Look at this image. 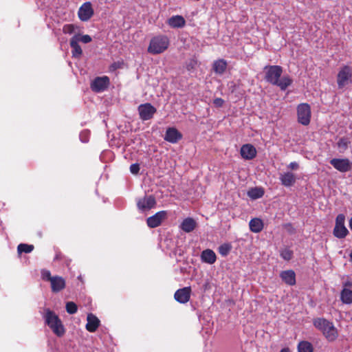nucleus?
<instances>
[{"label":"nucleus","instance_id":"nucleus-1","mask_svg":"<svg viewBox=\"0 0 352 352\" xmlns=\"http://www.w3.org/2000/svg\"><path fill=\"white\" fill-rule=\"evenodd\" d=\"M264 70L265 80L279 87L281 90H285L292 83V80L289 76H284L280 78L283 74V68L279 65H267L265 67Z\"/></svg>","mask_w":352,"mask_h":352},{"label":"nucleus","instance_id":"nucleus-2","mask_svg":"<svg viewBox=\"0 0 352 352\" xmlns=\"http://www.w3.org/2000/svg\"><path fill=\"white\" fill-rule=\"evenodd\" d=\"M314 326L320 331L329 342H334L339 336L338 331L333 323L324 318H316L313 320Z\"/></svg>","mask_w":352,"mask_h":352},{"label":"nucleus","instance_id":"nucleus-3","mask_svg":"<svg viewBox=\"0 0 352 352\" xmlns=\"http://www.w3.org/2000/svg\"><path fill=\"white\" fill-rule=\"evenodd\" d=\"M45 322L52 329L53 333L58 337L64 335L65 330L62 321L56 313L50 309H45L43 314Z\"/></svg>","mask_w":352,"mask_h":352},{"label":"nucleus","instance_id":"nucleus-4","mask_svg":"<svg viewBox=\"0 0 352 352\" xmlns=\"http://www.w3.org/2000/svg\"><path fill=\"white\" fill-rule=\"evenodd\" d=\"M169 46V40L167 36L160 35L151 38L148 52L152 54H158L164 52Z\"/></svg>","mask_w":352,"mask_h":352},{"label":"nucleus","instance_id":"nucleus-5","mask_svg":"<svg viewBox=\"0 0 352 352\" xmlns=\"http://www.w3.org/2000/svg\"><path fill=\"white\" fill-rule=\"evenodd\" d=\"M344 223V214H339L336 218L335 226L333 230V234L336 238L342 239L349 234V230Z\"/></svg>","mask_w":352,"mask_h":352},{"label":"nucleus","instance_id":"nucleus-6","mask_svg":"<svg viewBox=\"0 0 352 352\" xmlns=\"http://www.w3.org/2000/svg\"><path fill=\"white\" fill-rule=\"evenodd\" d=\"M352 78V69L349 65H344L337 74V84L339 89L347 85Z\"/></svg>","mask_w":352,"mask_h":352},{"label":"nucleus","instance_id":"nucleus-7","mask_svg":"<svg viewBox=\"0 0 352 352\" xmlns=\"http://www.w3.org/2000/svg\"><path fill=\"white\" fill-rule=\"evenodd\" d=\"M311 107L307 103L300 104L297 107L298 121L304 126H307L311 120Z\"/></svg>","mask_w":352,"mask_h":352},{"label":"nucleus","instance_id":"nucleus-8","mask_svg":"<svg viewBox=\"0 0 352 352\" xmlns=\"http://www.w3.org/2000/svg\"><path fill=\"white\" fill-rule=\"evenodd\" d=\"M138 110L140 118L144 121L151 119L157 111L156 108L148 102L139 105Z\"/></svg>","mask_w":352,"mask_h":352},{"label":"nucleus","instance_id":"nucleus-9","mask_svg":"<svg viewBox=\"0 0 352 352\" xmlns=\"http://www.w3.org/2000/svg\"><path fill=\"white\" fill-rule=\"evenodd\" d=\"M330 164L341 173H346L352 169V163L347 158H333L330 160Z\"/></svg>","mask_w":352,"mask_h":352},{"label":"nucleus","instance_id":"nucleus-10","mask_svg":"<svg viewBox=\"0 0 352 352\" xmlns=\"http://www.w3.org/2000/svg\"><path fill=\"white\" fill-rule=\"evenodd\" d=\"M167 218V212L162 210L156 212L154 215L149 217L146 219L147 226L151 228H155L160 226L162 221Z\"/></svg>","mask_w":352,"mask_h":352},{"label":"nucleus","instance_id":"nucleus-11","mask_svg":"<svg viewBox=\"0 0 352 352\" xmlns=\"http://www.w3.org/2000/svg\"><path fill=\"white\" fill-rule=\"evenodd\" d=\"M109 85L108 76L96 77L91 83V89L95 92H101L105 90Z\"/></svg>","mask_w":352,"mask_h":352},{"label":"nucleus","instance_id":"nucleus-12","mask_svg":"<svg viewBox=\"0 0 352 352\" xmlns=\"http://www.w3.org/2000/svg\"><path fill=\"white\" fill-rule=\"evenodd\" d=\"M156 205V200L153 195H145L142 198H140L137 201V206L141 211L148 210L154 208Z\"/></svg>","mask_w":352,"mask_h":352},{"label":"nucleus","instance_id":"nucleus-13","mask_svg":"<svg viewBox=\"0 0 352 352\" xmlns=\"http://www.w3.org/2000/svg\"><path fill=\"white\" fill-rule=\"evenodd\" d=\"M79 19L82 21H87L94 15V10L90 2L84 3L78 12Z\"/></svg>","mask_w":352,"mask_h":352},{"label":"nucleus","instance_id":"nucleus-14","mask_svg":"<svg viewBox=\"0 0 352 352\" xmlns=\"http://www.w3.org/2000/svg\"><path fill=\"white\" fill-rule=\"evenodd\" d=\"M191 292L192 289L190 287H185L182 289H179L175 292L174 298L178 302L185 304L189 301Z\"/></svg>","mask_w":352,"mask_h":352},{"label":"nucleus","instance_id":"nucleus-15","mask_svg":"<svg viewBox=\"0 0 352 352\" xmlns=\"http://www.w3.org/2000/svg\"><path fill=\"white\" fill-rule=\"evenodd\" d=\"M182 134L175 127L166 129L164 139L172 144H175L182 139Z\"/></svg>","mask_w":352,"mask_h":352},{"label":"nucleus","instance_id":"nucleus-16","mask_svg":"<svg viewBox=\"0 0 352 352\" xmlns=\"http://www.w3.org/2000/svg\"><path fill=\"white\" fill-rule=\"evenodd\" d=\"M256 148L251 144H245L241 147L240 154L245 160H250L254 159L256 156Z\"/></svg>","mask_w":352,"mask_h":352},{"label":"nucleus","instance_id":"nucleus-17","mask_svg":"<svg viewBox=\"0 0 352 352\" xmlns=\"http://www.w3.org/2000/svg\"><path fill=\"white\" fill-rule=\"evenodd\" d=\"M51 289L52 292L58 293L65 289L66 286L65 280L59 276H54L51 280Z\"/></svg>","mask_w":352,"mask_h":352},{"label":"nucleus","instance_id":"nucleus-18","mask_svg":"<svg viewBox=\"0 0 352 352\" xmlns=\"http://www.w3.org/2000/svg\"><path fill=\"white\" fill-rule=\"evenodd\" d=\"M86 329L89 332H95L100 325L99 319L92 314H89L87 318Z\"/></svg>","mask_w":352,"mask_h":352},{"label":"nucleus","instance_id":"nucleus-19","mask_svg":"<svg viewBox=\"0 0 352 352\" xmlns=\"http://www.w3.org/2000/svg\"><path fill=\"white\" fill-rule=\"evenodd\" d=\"M280 276L289 285H294L296 284V274L292 270L283 271Z\"/></svg>","mask_w":352,"mask_h":352},{"label":"nucleus","instance_id":"nucleus-20","mask_svg":"<svg viewBox=\"0 0 352 352\" xmlns=\"http://www.w3.org/2000/svg\"><path fill=\"white\" fill-rule=\"evenodd\" d=\"M201 261L208 264H213L217 260L214 252L210 249H206L201 252Z\"/></svg>","mask_w":352,"mask_h":352},{"label":"nucleus","instance_id":"nucleus-21","mask_svg":"<svg viewBox=\"0 0 352 352\" xmlns=\"http://www.w3.org/2000/svg\"><path fill=\"white\" fill-rule=\"evenodd\" d=\"M280 180L283 186L289 187L295 183L296 178L294 173L287 172L280 175Z\"/></svg>","mask_w":352,"mask_h":352},{"label":"nucleus","instance_id":"nucleus-22","mask_svg":"<svg viewBox=\"0 0 352 352\" xmlns=\"http://www.w3.org/2000/svg\"><path fill=\"white\" fill-rule=\"evenodd\" d=\"M263 222L259 218H253L249 222L250 230L254 233H258L263 229Z\"/></svg>","mask_w":352,"mask_h":352},{"label":"nucleus","instance_id":"nucleus-23","mask_svg":"<svg viewBox=\"0 0 352 352\" xmlns=\"http://www.w3.org/2000/svg\"><path fill=\"white\" fill-rule=\"evenodd\" d=\"M196 221L190 217H188L182 221L181 223V229L186 232H190L196 228Z\"/></svg>","mask_w":352,"mask_h":352},{"label":"nucleus","instance_id":"nucleus-24","mask_svg":"<svg viewBox=\"0 0 352 352\" xmlns=\"http://www.w3.org/2000/svg\"><path fill=\"white\" fill-rule=\"evenodd\" d=\"M168 25L172 28H183L186 24V21L182 16L176 15L170 17L168 21Z\"/></svg>","mask_w":352,"mask_h":352},{"label":"nucleus","instance_id":"nucleus-25","mask_svg":"<svg viewBox=\"0 0 352 352\" xmlns=\"http://www.w3.org/2000/svg\"><path fill=\"white\" fill-rule=\"evenodd\" d=\"M76 40V38L72 37L70 39L69 44L72 47V56L74 58H80L82 54V50Z\"/></svg>","mask_w":352,"mask_h":352},{"label":"nucleus","instance_id":"nucleus-26","mask_svg":"<svg viewBox=\"0 0 352 352\" xmlns=\"http://www.w3.org/2000/svg\"><path fill=\"white\" fill-rule=\"evenodd\" d=\"M212 68L216 74H223L227 68V62L224 59H218L215 60L212 65Z\"/></svg>","mask_w":352,"mask_h":352},{"label":"nucleus","instance_id":"nucleus-27","mask_svg":"<svg viewBox=\"0 0 352 352\" xmlns=\"http://www.w3.org/2000/svg\"><path fill=\"white\" fill-rule=\"evenodd\" d=\"M340 300L344 304H351L352 290L348 288H343L340 293Z\"/></svg>","mask_w":352,"mask_h":352},{"label":"nucleus","instance_id":"nucleus-28","mask_svg":"<svg viewBox=\"0 0 352 352\" xmlns=\"http://www.w3.org/2000/svg\"><path fill=\"white\" fill-rule=\"evenodd\" d=\"M298 352H313L312 344L308 341H301L298 344Z\"/></svg>","mask_w":352,"mask_h":352},{"label":"nucleus","instance_id":"nucleus-29","mask_svg":"<svg viewBox=\"0 0 352 352\" xmlns=\"http://www.w3.org/2000/svg\"><path fill=\"white\" fill-rule=\"evenodd\" d=\"M34 246L33 245H29L26 243H20L17 246V252L19 254L22 253H30L33 251Z\"/></svg>","mask_w":352,"mask_h":352},{"label":"nucleus","instance_id":"nucleus-30","mask_svg":"<svg viewBox=\"0 0 352 352\" xmlns=\"http://www.w3.org/2000/svg\"><path fill=\"white\" fill-rule=\"evenodd\" d=\"M264 191L261 188H252L248 192V195L254 199L261 198L263 196Z\"/></svg>","mask_w":352,"mask_h":352},{"label":"nucleus","instance_id":"nucleus-31","mask_svg":"<svg viewBox=\"0 0 352 352\" xmlns=\"http://www.w3.org/2000/svg\"><path fill=\"white\" fill-rule=\"evenodd\" d=\"M232 250V245L230 243H223L218 248V252L222 256H226L228 255Z\"/></svg>","mask_w":352,"mask_h":352},{"label":"nucleus","instance_id":"nucleus-32","mask_svg":"<svg viewBox=\"0 0 352 352\" xmlns=\"http://www.w3.org/2000/svg\"><path fill=\"white\" fill-rule=\"evenodd\" d=\"M294 252L289 248H285L280 250V255L285 261H290L293 257Z\"/></svg>","mask_w":352,"mask_h":352},{"label":"nucleus","instance_id":"nucleus-33","mask_svg":"<svg viewBox=\"0 0 352 352\" xmlns=\"http://www.w3.org/2000/svg\"><path fill=\"white\" fill-rule=\"evenodd\" d=\"M349 144L350 141L346 138H340L337 143L338 148L342 152L345 151L348 148Z\"/></svg>","mask_w":352,"mask_h":352},{"label":"nucleus","instance_id":"nucleus-34","mask_svg":"<svg viewBox=\"0 0 352 352\" xmlns=\"http://www.w3.org/2000/svg\"><path fill=\"white\" fill-rule=\"evenodd\" d=\"M73 38H76L77 40V41L79 43V42H82L83 43H89L91 41L92 38L91 37L88 35V34H85V35H81L80 34H76Z\"/></svg>","mask_w":352,"mask_h":352},{"label":"nucleus","instance_id":"nucleus-35","mask_svg":"<svg viewBox=\"0 0 352 352\" xmlns=\"http://www.w3.org/2000/svg\"><path fill=\"white\" fill-rule=\"evenodd\" d=\"M66 311L69 314H74L78 311V307L74 302L69 301L66 303Z\"/></svg>","mask_w":352,"mask_h":352},{"label":"nucleus","instance_id":"nucleus-36","mask_svg":"<svg viewBox=\"0 0 352 352\" xmlns=\"http://www.w3.org/2000/svg\"><path fill=\"white\" fill-rule=\"evenodd\" d=\"M78 27L74 24H66L63 27V32L64 34H72L75 32Z\"/></svg>","mask_w":352,"mask_h":352},{"label":"nucleus","instance_id":"nucleus-37","mask_svg":"<svg viewBox=\"0 0 352 352\" xmlns=\"http://www.w3.org/2000/svg\"><path fill=\"white\" fill-rule=\"evenodd\" d=\"M197 65V60L195 58H191L186 63V68L188 71L193 70Z\"/></svg>","mask_w":352,"mask_h":352},{"label":"nucleus","instance_id":"nucleus-38","mask_svg":"<svg viewBox=\"0 0 352 352\" xmlns=\"http://www.w3.org/2000/svg\"><path fill=\"white\" fill-rule=\"evenodd\" d=\"M41 277L43 280L51 282L54 276H52L51 272L49 270H43L41 271Z\"/></svg>","mask_w":352,"mask_h":352},{"label":"nucleus","instance_id":"nucleus-39","mask_svg":"<svg viewBox=\"0 0 352 352\" xmlns=\"http://www.w3.org/2000/svg\"><path fill=\"white\" fill-rule=\"evenodd\" d=\"M140 164L138 163L133 164L130 166V171L132 174H138L140 171Z\"/></svg>","mask_w":352,"mask_h":352},{"label":"nucleus","instance_id":"nucleus-40","mask_svg":"<svg viewBox=\"0 0 352 352\" xmlns=\"http://www.w3.org/2000/svg\"><path fill=\"white\" fill-rule=\"evenodd\" d=\"M65 255L60 250H56L55 256L54 258V261H62L65 259Z\"/></svg>","mask_w":352,"mask_h":352},{"label":"nucleus","instance_id":"nucleus-41","mask_svg":"<svg viewBox=\"0 0 352 352\" xmlns=\"http://www.w3.org/2000/svg\"><path fill=\"white\" fill-rule=\"evenodd\" d=\"M284 228L288 231L290 234H294L296 232L295 228L293 227L292 224L290 223H285Z\"/></svg>","mask_w":352,"mask_h":352},{"label":"nucleus","instance_id":"nucleus-42","mask_svg":"<svg viewBox=\"0 0 352 352\" xmlns=\"http://www.w3.org/2000/svg\"><path fill=\"white\" fill-rule=\"evenodd\" d=\"M120 63L119 62H114L113 63H112L110 66V70L111 71H115L117 69L120 68Z\"/></svg>","mask_w":352,"mask_h":352},{"label":"nucleus","instance_id":"nucleus-43","mask_svg":"<svg viewBox=\"0 0 352 352\" xmlns=\"http://www.w3.org/2000/svg\"><path fill=\"white\" fill-rule=\"evenodd\" d=\"M224 101L222 98H217L214 100V104L217 107H221L223 104Z\"/></svg>","mask_w":352,"mask_h":352},{"label":"nucleus","instance_id":"nucleus-44","mask_svg":"<svg viewBox=\"0 0 352 352\" xmlns=\"http://www.w3.org/2000/svg\"><path fill=\"white\" fill-rule=\"evenodd\" d=\"M344 288L350 289L352 287V282L351 280H346L343 283Z\"/></svg>","mask_w":352,"mask_h":352},{"label":"nucleus","instance_id":"nucleus-45","mask_svg":"<svg viewBox=\"0 0 352 352\" xmlns=\"http://www.w3.org/2000/svg\"><path fill=\"white\" fill-rule=\"evenodd\" d=\"M289 167L291 169L296 170L298 168V163L293 162L289 164Z\"/></svg>","mask_w":352,"mask_h":352},{"label":"nucleus","instance_id":"nucleus-46","mask_svg":"<svg viewBox=\"0 0 352 352\" xmlns=\"http://www.w3.org/2000/svg\"><path fill=\"white\" fill-rule=\"evenodd\" d=\"M280 352H290L289 348H283L280 350Z\"/></svg>","mask_w":352,"mask_h":352},{"label":"nucleus","instance_id":"nucleus-47","mask_svg":"<svg viewBox=\"0 0 352 352\" xmlns=\"http://www.w3.org/2000/svg\"><path fill=\"white\" fill-rule=\"evenodd\" d=\"M349 228L352 230V217L349 220Z\"/></svg>","mask_w":352,"mask_h":352},{"label":"nucleus","instance_id":"nucleus-48","mask_svg":"<svg viewBox=\"0 0 352 352\" xmlns=\"http://www.w3.org/2000/svg\"><path fill=\"white\" fill-rule=\"evenodd\" d=\"M350 261L352 262V252L350 253Z\"/></svg>","mask_w":352,"mask_h":352}]
</instances>
